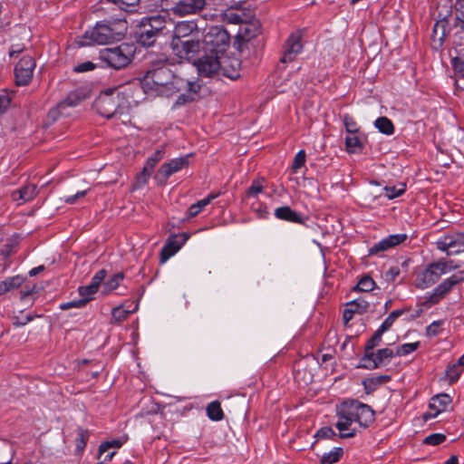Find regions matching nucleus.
<instances>
[{
	"instance_id": "obj_32",
	"label": "nucleus",
	"mask_w": 464,
	"mask_h": 464,
	"mask_svg": "<svg viewBox=\"0 0 464 464\" xmlns=\"http://www.w3.org/2000/svg\"><path fill=\"white\" fill-rule=\"evenodd\" d=\"M343 455V448L335 447L329 452L323 454L320 459V464H335L341 460Z\"/></svg>"
},
{
	"instance_id": "obj_55",
	"label": "nucleus",
	"mask_w": 464,
	"mask_h": 464,
	"mask_svg": "<svg viewBox=\"0 0 464 464\" xmlns=\"http://www.w3.org/2000/svg\"><path fill=\"white\" fill-rule=\"evenodd\" d=\"M335 436L334 430L331 427H323L315 433L317 439H331Z\"/></svg>"
},
{
	"instance_id": "obj_52",
	"label": "nucleus",
	"mask_w": 464,
	"mask_h": 464,
	"mask_svg": "<svg viewBox=\"0 0 464 464\" xmlns=\"http://www.w3.org/2000/svg\"><path fill=\"white\" fill-rule=\"evenodd\" d=\"M343 124L348 133L355 134L358 131L356 121L348 114L343 116Z\"/></svg>"
},
{
	"instance_id": "obj_12",
	"label": "nucleus",
	"mask_w": 464,
	"mask_h": 464,
	"mask_svg": "<svg viewBox=\"0 0 464 464\" xmlns=\"http://www.w3.org/2000/svg\"><path fill=\"white\" fill-rule=\"evenodd\" d=\"M394 356V351L390 348L379 349L376 353H365L362 358V362H363L358 367L369 370L377 369L388 364Z\"/></svg>"
},
{
	"instance_id": "obj_17",
	"label": "nucleus",
	"mask_w": 464,
	"mask_h": 464,
	"mask_svg": "<svg viewBox=\"0 0 464 464\" xmlns=\"http://www.w3.org/2000/svg\"><path fill=\"white\" fill-rule=\"evenodd\" d=\"M207 5V0H179L171 7L173 14L179 16L195 14Z\"/></svg>"
},
{
	"instance_id": "obj_49",
	"label": "nucleus",
	"mask_w": 464,
	"mask_h": 464,
	"mask_svg": "<svg viewBox=\"0 0 464 464\" xmlns=\"http://www.w3.org/2000/svg\"><path fill=\"white\" fill-rule=\"evenodd\" d=\"M126 440H122L120 439L112 440L110 441L103 442L99 447V452L100 454H102L103 452L107 451L110 448H121Z\"/></svg>"
},
{
	"instance_id": "obj_13",
	"label": "nucleus",
	"mask_w": 464,
	"mask_h": 464,
	"mask_svg": "<svg viewBox=\"0 0 464 464\" xmlns=\"http://www.w3.org/2000/svg\"><path fill=\"white\" fill-rule=\"evenodd\" d=\"M201 37H193L183 41H171L173 53L180 59L189 60L198 53L202 42Z\"/></svg>"
},
{
	"instance_id": "obj_22",
	"label": "nucleus",
	"mask_w": 464,
	"mask_h": 464,
	"mask_svg": "<svg viewBox=\"0 0 464 464\" xmlns=\"http://www.w3.org/2000/svg\"><path fill=\"white\" fill-rule=\"evenodd\" d=\"M220 71L224 76L236 80L240 76L241 61L235 56H227L221 60Z\"/></svg>"
},
{
	"instance_id": "obj_45",
	"label": "nucleus",
	"mask_w": 464,
	"mask_h": 464,
	"mask_svg": "<svg viewBox=\"0 0 464 464\" xmlns=\"http://www.w3.org/2000/svg\"><path fill=\"white\" fill-rule=\"evenodd\" d=\"M264 179H254L246 190V195L248 197H257V195L262 193L264 190Z\"/></svg>"
},
{
	"instance_id": "obj_21",
	"label": "nucleus",
	"mask_w": 464,
	"mask_h": 464,
	"mask_svg": "<svg viewBox=\"0 0 464 464\" xmlns=\"http://www.w3.org/2000/svg\"><path fill=\"white\" fill-rule=\"evenodd\" d=\"M451 402L452 399L447 393H440L433 396L430 402V409L434 411V413L425 414V419L435 418L440 413L446 411Z\"/></svg>"
},
{
	"instance_id": "obj_48",
	"label": "nucleus",
	"mask_w": 464,
	"mask_h": 464,
	"mask_svg": "<svg viewBox=\"0 0 464 464\" xmlns=\"http://www.w3.org/2000/svg\"><path fill=\"white\" fill-rule=\"evenodd\" d=\"M78 291L82 298L86 299L88 303L90 300L92 299V295L97 293L98 289H96L93 285L89 284L87 285L80 286Z\"/></svg>"
},
{
	"instance_id": "obj_59",
	"label": "nucleus",
	"mask_w": 464,
	"mask_h": 464,
	"mask_svg": "<svg viewBox=\"0 0 464 464\" xmlns=\"http://www.w3.org/2000/svg\"><path fill=\"white\" fill-rule=\"evenodd\" d=\"M401 273V269L399 266H391L386 272H385V279L387 281L393 282L395 279L399 276Z\"/></svg>"
},
{
	"instance_id": "obj_58",
	"label": "nucleus",
	"mask_w": 464,
	"mask_h": 464,
	"mask_svg": "<svg viewBox=\"0 0 464 464\" xmlns=\"http://www.w3.org/2000/svg\"><path fill=\"white\" fill-rule=\"evenodd\" d=\"M95 67L96 66L92 62L87 61V62L81 63L77 64L74 67L73 71L75 72H90V71L94 70Z\"/></svg>"
},
{
	"instance_id": "obj_51",
	"label": "nucleus",
	"mask_w": 464,
	"mask_h": 464,
	"mask_svg": "<svg viewBox=\"0 0 464 464\" xmlns=\"http://www.w3.org/2000/svg\"><path fill=\"white\" fill-rule=\"evenodd\" d=\"M225 20L229 24L239 25L244 22L242 15L233 10H229L225 14Z\"/></svg>"
},
{
	"instance_id": "obj_8",
	"label": "nucleus",
	"mask_w": 464,
	"mask_h": 464,
	"mask_svg": "<svg viewBox=\"0 0 464 464\" xmlns=\"http://www.w3.org/2000/svg\"><path fill=\"white\" fill-rule=\"evenodd\" d=\"M304 31L296 30L289 34L283 45L280 62L288 63L293 62L304 49Z\"/></svg>"
},
{
	"instance_id": "obj_53",
	"label": "nucleus",
	"mask_w": 464,
	"mask_h": 464,
	"mask_svg": "<svg viewBox=\"0 0 464 464\" xmlns=\"http://www.w3.org/2000/svg\"><path fill=\"white\" fill-rule=\"evenodd\" d=\"M386 197L390 199L396 198L401 196L405 192V185H401V188L396 187H385Z\"/></svg>"
},
{
	"instance_id": "obj_64",
	"label": "nucleus",
	"mask_w": 464,
	"mask_h": 464,
	"mask_svg": "<svg viewBox=\"0 0 464 464\" xmlns=\"http://www.w3.org/2000/svg\"><path fill=\"white\" fill-rule=\"evenodd\" d=\"M24 53V46L20 44H13L9 50V56L11 58H16L19 54Z\"/></svg>"
},
{
	"instance_id": "obj_40",
	"label": "nucleus",
	"mask_w": 464,
	"mask_h": 464,
	"mask_svg": "<svg viewBox=\"0 0 464 464\" xmlns=\"http://www.w3.org/2000/svg\"><path fill=\"white\" fill-rule=\"evenodd\" d=\"M420 346V342L406 343L398 346L395 350V356H406L415 352Z\"/></svg>"
},
{
	"instance_id": "obj_23",
	"label": "nucleus",
	"mask_w": 464,
	"mask_h": 464,
	"mask_svg": "<svg viewBox=\"0 0 464 464\" xmlns=\"http://www.w3.org/2000/svg\"><path fill=\"white\" fill-rule=\"evenodd\" d=\"M275 217L277 219L296 223V224H304V219L300 213L293 210L288 206L279 207L275 209Z\"/></svg>"
},
{
	"instance_id": "obj_39",
	"label": "nucleus",
	"mask_w": 464,
	"mask_h": 464,
	"mask_svg": "<svg viewBox=\"0 0 464 464\" xmlns=\"http://www.w3.org/2000/svg\"><path fill=\"white\" fill-rule=\"evenodd\" d=\"M405 309L393 310L379 326L381 330L384 332L388 331L392 326L395 320L399 318L401 315H402L405 313Z\"/></svg>"
},
{
	"instance_id": "obj_35",
	"label": "nucleus",
	"mask_w": 464,
	"mask_h": 464,
	"mask_svg": "<svg viewBox=\"0 0 464 464\" xmlns=\"http://www.w3.org/2000/svg\"><path fill=\"white\" fill-rule=\"evenodd\" d=\"M376 287L375 281L370 276H363L354 286L353 290L358 292H370Z\"/></svg>"
},
{
	"instance_id": "obj_1",
	"label": "nucleus",
	"mask_w": 464,
	"mask_h": 464,
	"mask_svg": "<svg viewBox=\"0 0 464 464\" xmlns=\"http://www.w3.org/2000/svg\"><path fill=\"white\" fill-rule=\"evenodd\" d=\"M336 416L338 420L335 427L339 430L340 437L343 439L355 436L356 430L352 428L353 422L367 428L374 421V411L371 406L356 400L345 401L338 405Z\"/></svg>"
},
{
	"instance_id": "obj_10",
	"label": "nucleus",
	"mask_w": 464,
	"mask_h": 464,
	"mask_svg": "<svg viewBox=\"0 0 464 464\" xmlns=\"http://www.w3.org/2000/svg\"><path fill=\"white\" fill-rule=\"evenodd\" d=\"M464 282V270H459L439 284L427 298V302L431 304H438L443 299L456 285Z\"/></svg>"
},
{
	"instance_id": "obj_7",
	"label": "nucleus",
	"mask_w": 464,
	"mask_h": 464,
	"mask_svg": "<svg viewBox=\"0 0 464 464\" xmlns=\"http://www.w3.org/2000/svg\"><path fill=\"white\" fill-rule=\"evenodd\" d=\"M201 37L203 48L211 53H224L230 44L229 34L223 26H211Z\"/></svg>"
},
{
	"instance_id": "obj_56",
	"label": "nucleus",
	"mask_w": 464,
	"mask_h": 464,
	"mask_svg": "<svg viewBox=\"0 0 464 464\" xmlns=\"http://www.w3.org/2000/svg\"><path fill=\"white\" fill-rule=\"evenodd\" d=\"M115 4H117L121 9L131 11V8L135 7L140 0H112Z\"/></svg>"
},
{
	"instance_id": "obj_61",
	"label": "nucleus",
	"mask_w": 464,
	"mask_h": 464,
	"mask_svg": "<svg viewBox=\"0 0 464 464\" xmlns=\"http://www.w3.org/2000/svg\"><path fill=\"white\" fill-rule=\"evenodd\" d=\"M455 9L457 18L459 21L464 22V0H456Z\"/></svg>"
},
{
	"instance_id": "obj_47",
	"label": "nucleus",
	"mask_w": 464,
	"mask_h": 464,
	"mask_svg": "<svg viewBox=\"0 0 464 464\" xmlns=\"http://www.w3.org/2000/svg\"><path fill=\"white\" fill-rule=\"evenodd\" d=\"M446 439L447 437L443 433H432L424 438L423 444L438 446L443 443L446 440Z\"/></svg>"
},
{
	"instance_id": "obj_36",
	"label": "nucleus",
	"mask_w": 464,
	"mask_h": 464,
	"mask_svg": "<svg viewBox=\"0 0 464 464\" xmlns=\"http://www.w3.org/2000/svg\"><path fill=\"white\" fill-rule=\"evenodd\" d=\"M138 309V304H135L134 308L130 310V309H124L123 307L121 306H119V307H115L112 309L111 311V319L116 322V323H120V322H122L124 321L128 315L133 312H136Z\"/></svg>"
},
{
	"instance_id": "obj_29",
	"label": "nucleus",
	"mask_w": 464,
	"mask_h": 464,
	"mask_svg": "<svg viewBox=\"0 0 464 464\" xmlns=\"http://www.w3.org/2000/svg\"><path fill=\"white\" fill-rule=\"evenodd\" d=\"M260 31V24L257 21L251 23H242L239 27L240 35L246 40H250L251 38L256 36Z\"/></svg>"
},
{
	"instance_id": "obj_3",
	"label": "nucleus",
	"mask_w": 464,
	"mask_h": 464,
	"mask_svg": "<svg viewBox=\"0 0 464 464\" xmlns=\"http://www.w3.org/2000/svg\"><path fill=\"white\" fill-rule=\"evenodd\" d=\"M164 63L151 70H149L141 81V87L145 92H156L164 94L174 92L177 89V78L171 70Z\"/></svg>"
},
{
	"instance_id": "obj_42",
	"label": "nucleus",
	"mask_w": 464,
	"mask_h": 464,
	"mask_svg": "<svg viewBox=\"0 0 464 464\" xmlns=\"http://www.w3.org/2000/svg\"><path fill=\"white\" fill-rule=\"evenodd\" d=\"M346 150L350 153L356 152L362 148V142L355 134H350L345 137Z\"/></svg>"
},
{
	"instance_id": "obj_44",
	"label": "nucleus",
	"mask_w": 464,
	"mask_h": 464,
	"mask_svg": "<svg viewBox=\"0 0 464 464\" xmlns=\"http://www.w3.org/2000/svg\"><path fill=\"white\" fill-rule=\"evenodd\" d=\"M88 437H89V433L87 430H85L82 428L78 429L77 436L75 439V446H76L77 451L81 452L85 449V447L87 445Z\"/></svg>"
},
{
	"instance_id": "obj_25",
	"label": "nucleus",
	"mask_w": 464,
	"mask_h": 464,
	"mask_svg": "<svg viewBox=\"0 0 464 464\" xmlns=\"http://www.w3.org/2000/svg\"><path fill=\"white\" fill-rule=\"evenodd\" d=\"M219 196V193H210L206 198L201 200H198L197 203L192 204L187 212V218H192L197 217L208 205L211 203L212 200L217 198Z\"/></svg>"
},
{
	"instance_id": "obj_33",
	"label": "nucleus",
	"mask_w": 464,
	"mask_h": 464,
	"mask_svg": "<svg viewBox=\"0 0 464 464\" xmlns=\"http://www.w3.org/2000/svg\"><path fill=\"white\" fill-rule=\"evenodd\" d=\"M461 367L463 366L459 364V361L456 363L447 366L445 374L450 384H454L459 381L463 372Z\"/></svg>"
},
{
	"instance_id": "obj_37",
	"label": "nucleus",
	"mask_w": 464,
	"mask_h": 464,
	"mask_svg": "<svg viewBox=\"0 0 464 464\" xmlns=\"http://www.w3.org/2000/svg\"><path fill=\"white\" fill-rule=\"evenodd\" d=\"M16 193L19 194L18 199L24 202L30 201L35 196L36 187L33 184L26 185L14 192V196H15Z\"/></svg>"
},
{
	"instance_id": "obj_41",
	"label": "nucleus",
	"mask_w": 464,
	"mask_h": 464,
	"mask_svg": "<svg viewBox=\"0 0 464 464\" xmlns=\"http://www.w3.org/2000/svg\"><path fill=\"white\" fill-rule=\"evenodd\" d=\"M385 332L381 330L379 327L372 335V337L367 341L365 344V353H371L372 350L378 346L382 342V336Z\"/></svg>"
},
{
	"instance_id": "obj_6",
	"label": "nucleus",
	"mask_w": 464,
	"mask_h": 464,
	"mask_svg": "<svg viewBox=\"0 0 464 464\" xmlns=\"http://www.w3.org/2000/svg\"><path fill=\"white\" fill-rule=\"evenodd\" d=\"M123 100L119 92L108 89L96 98L93 107L100 115L111 119L123 113Z\"/></svg>"
},
{
	"instance_id": "obj_63",
	"label": "nucleus",
	"mask_w": 464,
	"mask_h": 464,
	"mask_svg": "<svg viewBox=\"0 0 464 464\" xmlns=\"http://www.w3.org/2000/svg\"><path fill=\"white\" fill-rule=\"evenodd\" d=\"M10 98L6 94H0V114L4 113L10 105Z\"/></svg>"
},
{
	"instance_id": "obj_14",
	"label": "nucleus",
	"mask_w": 464,
	"mask_h": 464,
	"mask_svg": "<svg viewBox=\"0 0 464 464\" xmlns=\"http://www.w3.org/2000/svg\"><path fill=\"white\" fill-rule=\"evenodd\" d=\"M202 28L198 26L197 20H184L175 24L172 41H183L188 37H201Z\"/></svg>"
},
{
	"instance_id": "obj_11",
	"label": "nucleus",
	"mask_w": 464,
	"mask_h": 464,
	"mask_svg": "<svg viewBox=\"0 0 464 464\" xmlns=\"http://www.w3.org/2000/svg\"><path fill=\"white\" fill-rule=\"evenodd\" d=\"M35 61L29 53H23L14 67L15 83L19 86H26L32 81L35 68Z\"/></svg>"
},
{
	"instance_id": "obj_31",
	"label": "nucleus",
	"mask_w": 464,
	"mask_h": 464,
	"mask_svg": "<svg viewBox=\"0 0 464 464\" xmlns=\"http://www.w3.org/2000/svg\"><path fill=\"white\" fill-rule=\"evenodd\" d=\"M182 244H179L173 237H169L166 245L162 247L160 252L161 261H166L169 257L176 254L181 247Z\"/></svg>"
},
{
	"instance_id": "obj_15",
	"label": "nucleus",
	"mask_w": 464,
	"mask_h": 464,
	"mask_svg": "<svg viewBox=\"0 0 464 464\" xmlns=\"http://www.w3.org/2000/svg\"><path fill=\"white\" fill-rule=\"evenodd\" d=\"M198 72L203 77H212L220 71L222 65L219 54L203 55L194 63Z\"/></svg>"
},
{
	"instance_id": "obj_54",
	"label": "nucleus",
	"mask_w": 464,
	"mask_h": 464,
	"mask_svg": "<svg viewBox=\"0 0 464 464\" xmlns=\"http://www.w3.org/2000/svg\"><path fill=\"white\" fill-rule=\"evenodd\" d=\"M107 272L105 269H101L95 273V275L92 277L91 285H93L96 289H99L101 284L105 279Z\"/></svg>"
},
{
	"instance_id": "obj_27",
	"label": "nucleus",
	"mask_w": 464,
	"mask_h": 464,
	"mask_svg": "<svg viewBox=\"0 0 464 464\" xmlns=\"http://www.w3.org/2000/svg\"><path fill=\"white\" fill-rule=\"evenodd\" d=\"M166 153L165 146L158 148L147 160L146 165L143 168L142 172L150 176L156 164L164 158Z\"/></svg>"
},
{
	"instance_id": "obj_16",
	"label": "nucleus",
	"mask_w": 464,
	"mask_h": 464,
	"mask_svg": "<svg viewBox=\"0 0 464 464\" xmlns=\"http://www.w3.org/2000/svg\"><path fill=\"white\" fill-rule=\"evenodd\" d=\"M190 156V154H187L179 158H175L170 161L162 164L158 170L156 178L160 179V182L165 183L171 175L183 169L184 168H187L189 165Z\"/></svg>"
},
{
	"instance_id": "obj_28",
	"label": "nucleus",
	"mask_w": 464,
	"mask_h": 464,
	"mask_svg": "<svg viewBox=\"0 0 464 464\" xmlns=\"http://www.w3.org/2000/svg\"><path fill=\"white\" fill-rule=\"evenodd\" d=\"M374 127L382 134L391 136L395 132V127L392 120L386 116L378 117L374 122Z\"/></svg>"
},
{
	"instance_id": "obj_30",
	"label": "nucleus",
	"mask_w": 464,
	"mask_h": 464,
	"mask_svg": "<svg viewBox=\"0 0 464 464\" xmlns=\"http://www.w3.org/2000/svg\"><path fill=\"white\" fill-rule=\"evenodd\" d=\"M207 416L213 421H219L224 418V411L218 401H211L206 408Z\"/></svg>"
},
{
	"instance_id": "obj_9",
	"label": "nucleus",
	"mask_w": 464,
	"mask_h": 464,
	"mask_svg": "<svg viewBox=\"0 0 464 464\" xmlns=\"http://www.w3.org/2000/svg\"><path fill=\"white\" fill-rule=\"evenodd\" d=\"M436 247L448 256L464 252V231L444 234L436 241Z\"/></svg>"
},
{
	"instance_id": "obj_46",
	"label": "nucleus",
	"mask_w": 464,
	"mask_h": 464,
	"mask_svg": "<svg viewBox=\"0 0 464 464\" xmlns=\"http://www.w3.org/2000/svg\"><path fill=\"white\" fill-rule=\"evenodd\" d=\"M306 161V153L304 150H300L295 156L292 163V172L296 173L299 169L304 166Z\"/></svg>"
},
{
	"instance_id": "obj_60",
	"label": "nucleus",
	"mask_w": 464,
	"mask_h": 464,
	"mask_svg": "<svg viewBox=\"0 0 464 464\" xmlns=\"http://www.w3.org/2000/svg\"><path fill=\"white\" fill-rule=\"evenodd\" d=\"M86 194H87V190H81V191H78L77 193H75L74 195L63 197V200L66 204L72 205L77 201V199L83 198Z\"/></svg>"
},
{
	"instance_id": "obj_62",
	"label": "nucleus",
	"mask_w": 464,
	"mask_h": 464,
	"mask_svg": "<svg viewBox=\"0 0 464 464\" xmlns=\"http://www.w3.org/2000/svg\"><path fill=\"white\" fill-rule=\"evenodd\" d=\"M455 85L457 88L464 89V69H459L455 73Z\"/></svg>"
},
{
	"instance_id": "obj_19",
	"label": "nucleus",
	"mask_w": 464,
	"mask_h": 464,
	"mask_svg": "<svg viewBox=\"0 0 464 464\" xmlns=\"http://www.w3.org/2000/svg\"><path fill=\"white\" fill-rule=\"evenodd\" d=\"M369 308L370 303L362 297L348 302L345 304V308L343 314V324L347 325L348 323L353 318L354 314H362L368 312Z\"/></svg>"
},
{
	"instance_id": "obj_38",
	"label": "nucleus",
	"mask_w": 464,
	"mask_h": 464,
	"mask_svg": "<svg viewBox=\"0 0 464 464\" xmlns=\"http://www.w3.org/2000/svg\"><path fill=\"white\" fill-rule=\"evenodd\" d=\"M433 263L435 264V268L438 269L442 276L459 267L458 265L454 264V261L445 258H440Z\"/></svg>"
},
{
	"instance_id": "obj_26",
	"label": "nucleus",
	"mask_w": 464,
	"mask_h": 464,
	"mask_svg": "<svg viewBox=\"0 0 464 464\" xmlns=\"http://www.w3.org/2000/svg\"><path fill=\"white\" fill-rule=\"evenodd\" d=\"M82 99L83 97L81 95L80 92L72 91L56 105L55 110L58 113H63L66 108L77 106Z\"/></svg>"
},
{
	"instance_id": "obj_18",
	"label": "nucleus",
	"mask_w": 464,
	"mask_h": 464,
	"mask_svg": "<svg viewBox=\"0 0 464 464\" xmlns=\"http://www.w3.org/2000/svg\"><path fill=\"white\" fill-rule=\"evenodd\" d=\"M407 238L408 236L405 233L390 235L371 246L369 248L368 254L369 256H373L380 252H385L402 244Z\"/></svg>"
},
{
	"instance_id": "obj_4",
	"label": "nucleus",
	"mask_w": 464,
	"mask_h": 464,
	"mask_svg": "<svg viewBox=\"0 0 464 464\" xmlns=\"http://www.w3.org/2000/svg\"><path fill=\"white\" fill-rule=\"evenodd\" d=\"M135 52L136 47L133 44L122 43L115 47L102 49L99 57L108 67L121 70L131 63Z\"/></svg>"
},
{
	"instance_id": "obj_5",
	"label": "nucleus",
	"mask_w": 464,
	"mask_h": 464,
	"mask_svg": "<svg viewBox=\"0 0 464 464\" xmlns=\"http://www.w3.org/2000/svg\"><path fill=\"white\" fill-rule=\"evenodd\" d=\"M167 16L165 14H155L143 17L135 33L137 41L144 46H151L159 34L166 27Z\"/></svg>"
},
{
	"instance_id": "obj_34",
	"label": "nucleus",
	"mask_w": 464,
	"mask_h": 464,
	"mask_svg": "<svg viewBox=\"0 0 464 464\" xmlns=\"http://www.w3.org/2000/svg\"><path fill=\"white\" fill-rule=\"evenodd\" d=\"M23 281V277L19 276L8 277L5 280L1 281L0 295L8 292L11 289L18 288L22 285Z\"/></svg>"
},
{
	"instance_id": "obj_2",
	"label": "nucleus",
	"mask_w": 464,
	"mask_h": 464,
	"mask_svg": "<svg viewBox=\"0 0 464 464\" xmlns=\"http://www.w3.org/2000/svg\"><path fill=\"white\" fill-rule=\"evenodd\" d=\"M126 32L127 21L124 19L99 21L93 28L84 33L78 41V44L80 46L108 44L121 40Z\"/></svg>"
},
{
	"instance_id": "obj_50",
	"label": "nucleus",
	"mask_w": 464,
	"mask_h": 464,
	"mask_svg": "<svg viewBox=\"0 0 464 464\" xmlns=\"http://www.w3.org/2000/svg\"><path fill=\"white\" fill-rule=\"evenodd\" d=\"M86 304H87V300L81 298L79 300H74V301H70V302L61 304L60 309L61 310H69L71 308H82V307H84Z\"/></svg>"
},
{
	"instance_id": "obj_24",
	"label": "nucleus",
	"mask_w": 464,
	"mask_h": 464,
	"mask_svg": "<svg viewBox=\"0 0 464 464\" xmlns=\"http://www.w3.org/2000/svg\"><path fill=\"white\" fill-rule=\"evenodd\" d=\"M391 380L392 377L390 375L382 374L364 379L362 381V385L364 387L365 392L370 394L373 392L379 386L389 382Z\"/></svg>"
},
{
	"instance_id": "obj_43",
	"label": "nucleus",
	"mask_w": 464,
	"mask_h": 464,
	"mask_svg": "<svg viewBox=\"0 0 464 464\" xmlns=\"http://www.w3.org/2000/svg\"><path fill=\"white\" fill-rule=\"evenodd\" d=\"M123 279L124 274L121 272L113 275L104 283L105 291L111 292L115 290L120 285Z\"/></svg>"
},
{
	"instance_id": "obj_57",
	"label": "nucleus",
	"mask_w": 464,
	"mask_h": 464,
	"mask_svg": "<svg viewBox=\"0 0 464 464\" xmlns=\"http://www.w3.org/2000/svg\"><path fill=\"white\" fill-rule=\"evenodd\" d=\"M442 325V321L432 322L426 329V334L430 337L436 336L440 334V327Z\"/></svg>"
},
{
	"instance_id": "obj_20",
	"label": "nucleus",
	"mask_w": 464,
	"mask_h": 464,
	"mask_svg": "<svg viewBox=\"0 0 464 464\" xmlns=\"http://www.w3.org/2000/svg\"><path fill=\"white\" fill-rule=\"evenodd\" d=\"M441 276L442 275L435 268V264L432 262L425 270L418 274L416 286L420 289L428 288L437 283Z\"/></svg>"
}]
</instances>
